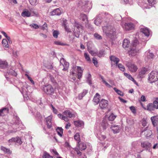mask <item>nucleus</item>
I'll use <instances>...</instances> for the list:
<instances>
[{"mask_svg": "<svg viewBox=\"0 0 158 158\" xmlns=\"http://www.w3.org/2000/svg\"><path fill=\"white\" fill-rule=\"evenodd\" d=\"M92 62L96 67L98 66V62L97 60V59L96 58L94 57L93 59Z\"/></svg>", "mask_w": 158, "mask_h": 158, "instance_id": "603ef678", "label": "nucleus"}, {"mask_svg": "<svg viewBox=\"0 0 158 158\" xmlns=\"http://www.w3.org/2000/svg\"><path fill=\"white\" fill-rule=\"evenodd\" d=\"M121 25L123 28L126 31L133 30L135 27L134 24L131 23H122Z\"/></svg>", "mask_w": 158, "mask_h": 158, "instance_id": "39448f33", "label": "nucleus"}, {"mask_svg": "<svg viewBox=\"0 0 158 158\" xmlns=\"http://www.w3.org/2000/svg\"><path fill=\"white\" fill-rule=\"evenodd\" d=\"M8 142L10 144H11L13 142H15L19 143L20 144L22 143L21 139L19 137H17L15 138H12L11 139L9 140Z\"/></svg>", "mask_w": 158, "mask_h": 158, "instance_id": "1a4fd4ad", "label": "nucleus"}, {"mask_svg": "<svg viewBox=\"0 0 158 158\" xmlns=\"http://www.w3.org/2000/svg\"><path fill=\"white\" fill-rule=\"evenodd\" d=\"M41 28L43 30H46L47 31L48 26L47 24L46 23H45L42 26Z\"/></svg>", "mask_w": 158, "mask_h": 158, "instance_id": "a18cd8bd", "label": "nucleus"}, {"mask_svg": "<svg viewBox=\"0 0 158 158\" xmlns=\"http://www.w3.org/2000/svg\"><path fill=\"white\" fill-rule=\"evenodd\" d=\"M21 15L23 17H29L31 16V13L27 10H24L21 14Z\"/></svg>", "mask_w": 158, "mask_h": 158, "instance_id": "bb28decb", "label": "nucleus"}, {"mask_svg": "<svg viewBox=\"0 0 158 158\" xmlns=\"http://www.w3.org/2000/svg\"><path fill=\"white\" fill-rule=\"evenodd\" d=\"M94 23L97 26H99L100 24L101 21L99 19H97L94 20Z\"/></svg>", "mask_w": 158, "mask_h": 158, "instance_id": "de8ad7c7", "label": "nucleus"}, {"mask_svg": "<svg viewBox=\"0 0 158 158\" xmlns=\"http://www.w3.org/2000/svg\"><path fill=\"white\" fill-rule=\"evenodd\" d=\"M64 27V29H65V30L68 32H71V30H70V29L67 26H66L65 27Z\"/></svg>", "mask_w": 158, "mask_h": 158, "instance_id": "338daca9", "label": "nucleus"}, {"mask_svg": "<svg viewBox=\"0 0 158 158\" xmlns=\"http://www.w3.org/2000/svg\"><path fill=\"white\" fill-rule=\"evenodd\" d=\"M9 109L7 108H4L0 110V116H3L8 113Z\"/></svg>", "mask_w": 158, "mask_h": 158, "instance_id": "4be33fe9", "label": "nucleus"}, {"mask_svg": "<svg viewBox=\"0 0 158 158\" xmlns=\"http://www.w3.org/2000/svg\"><path fill=\"white\" fill-rule=\"evenodd\" d=\"M110 59L111 61H113L115 63L116 65H117L119 61V59L117 57L114 56H111L110 57Z\"/></svg>", "mask_w": 158, "mask_h": 158, "instance_id": "393cba45", "label": "nucleus"}, {"mask_svg": "<svg viewBox=\"0 0 158 158\" xmlns=\"http://www.w3.org/2000/svg\"><path fill=\"white\" fill-rule=\"evenodd\" d=\"M89 52L92 55H94L95 53L94 52L93 50H91L90 49L88 48V49Z\"/></svg>", "mask_w": 158, "mask_h": 158, "instance_id": "052dcab7", "label": "nucleus"}, {"mask_svg": "<svg viewBox=\"0 0 158 158\" xmlns=\"http://www.w3.org/2000/svg\"><path fill=\"white\" fill-rule=\"evenodd\" d=\"M77 146L81 151L85 150L86 148V144L84 143H77Z\"/></svg>", "mask_w": 158, "mask_h": 158, "instance_id": "412c9836", "label": "nucleus"}, {"mask_svg": "<svg viewBox=\"0 0 158 158\" xmlns=\"http://www.w3.org/2000/svg\"><path fill=\"white\" fill-rule=\"evenodd\" d=\"M151 146V144L148 142H143L141 143V146L146 149H148Z\"/></svg>", "mask_w": 158, "mask_h": 158, "instance_id": "2eb2a0df", "label": "nucleus"}, {"mask_svg": "<svg viewBox=\"0 0 158 158\" xmlns=\"http://www.w3.org/2000/svg\"><path fill=\"white\" fill-rule=\"evenodd\" d=\"M148 70V68L147 67H144L141 68L139 71L138 76L140 78L143 77V75Z\"/></svg>", "mask_w": 158, "mask_h": 158, "instance_id": "9d476101", "label": "nucleus"}, {"mask_svg": "<svg viewBox=\"0 0 158 158\" xmlns=\"http://www.w3.org/2000/svg\"><path fill=\"white\" fill-rule=\"evenodd\" d=\"M77 78L78 79H80L82 75L83 70L79 66H77Z\"/></svg>", "mask_w": 158, "mask_h": 158, "instance_id": "6ab92c4d", "label": "nucleus"}, {"mask_svg": "<svg viewBox=\"0 0 158 158\" xmlns=\"http://www.w3.org/2000/svg\"><path fill=\"white\" fill-rule=\"evenodd\" d=\"M140 32L142 33L147 36H148L150 35V30L147 28H142L140 29Z\"/></svg>", "mask_w": 158, "mask_h": 158, "instance_id": "dca6fc26", "label": "nucleus"}, {"mask_svg": "<svg viewBox=\"0 0 158 158\" xmlns=\"http://www.w3.org/2000/svg\"><path fill=\"white\" fill-rule=\"evenodd\" d=\"M70 77L73 80L75 81L76 79V75H73V74H70Z\"/></svg>", "mask_w": 158, "mask_h": 158, "instance_id": "4d7b16f0", "label": "nucleus"}, {"mask_svg": "<svg viewBox=\"0 0 158 158\" xmlns=\"http://www.w3.org/2000/svg\"><path fill=\"white\" fill-rule=\"evenodd\" d=\"M9 2L11 4H16L17 2L16 0H8Z\"/></svg>", "mask_w": 158, "mask_h": 158, "instance_id": "e2e57ef3", "label": "nucleus"}, {"mask_svg": "<svg viewBox=\"0 0 158 158\" xmlns=\"http://www.w3.org/2000/svg\"><path fill=\"white\" fill-rule=\"evenodd\" d=\"M63 114L70 118H74L75 117L76 113L75 112H73L69 110H66L63 112Z\"/></svg>", "mask_w": 158, "mask_h": 158, "instance_id": "6e6552de", "label": "nucleus"}, {"mask_svg": "<svg viewBox=\"0 0 158 158\" xmlns=\"http://www.w3.org/2000/svg\"><path fill=\"white\" fill-rule=\"evenodd\" d=\"M116 116L113 113L111 114L108 118V119L109 121H113L116 118Z\"/></svg>", "mask_w": 158, "mask_h": 158, "instance_id": "4c0bfd02", "label": "nucleus"}, {"mask_svg": "<svg viewBox=\"0 0 158 158\" xmlns=\"http://www.w3.org/2000/svg\"><path fill=\"white\" fill-rule=\"evenodd\" d=\"M7 63L5 61H3L0 60V67L4 69L6 68Z\"/></svg>", "mask_w": 158, "mask_h": 158, "instance_id": "c85d7f7f", "label": "nucleus"}, {"mask_svg": "<svg viewBox=\"0 0 158 158\" xmlns=\"http://www.w3.org/2000/svg\"><path fill=\"white\" fill-rule=\"evenodd\" d=\"M52 152L55 154V155L56 156V157L59 156L58 153L56 150L53 149H52Z\"/></svg>", "mask_w": 158, "mask_h": 158, "instance_id": "bf43d9fd", "label": "nucleus"}, {"mask_svg": "<svg viewBox=\"0 0 158 158\" xmlns=\"http://www.w3.org/2000/svg\"><path fill=\"white\" fill-rule=\"evenodd\" d=\"M44 91L45 93L48 94H52L54 93V89L52 85H48L44 87Z\"/></svg>", "mask_w": 158, "mask_h": 158, "instance_id": "423d86ee", "label": "nucleus"}, {"mask_svg": "<svg viewBox=\"0 0 158 158\" xmlns=\"http://www.w3.org/2000/svg\"><path fill=\"white\" fill-rule=\"evenodd\" d=\"M100 96L98 93H96L95 95L94 96L93 101L96 104H97L100 102Z\"/></svg>", "mask_w": 158, "mask_h": 158, "instance_id": "b1692460", "label": "nucleus"}, {"mask_svg": "<svg viewBox=\"0 0 158 158\" xmlns=\"http://www.w3.org/2000/svg\"><path fill=\"white\" fill-rule=\"evenodd\" d=\"M30 26L35 29H38L39 27V26L38 25L35 23H32L31 24Z\"/></svg>", "mask_w": 158, "mask_h": 158, "instance_id": "3c124183", "label": "nucleus"}, {"mask_svg": "<svg viewBox=\"0 0 158 158\" xmlns=\"http://www.w3.org/2000/svg\"><path fill=\"white\" fill-rule=\"evenodd\" d=\"M94 37L98 40H101L102 39V36L97 33H95L94 35Z\"/></svg>", "mask_w": 158, "mask_h": 158, "instance_id": "49530a36", "label": "nucleus"}, {"mask_svg": "<svg viewBox=\"0 0 158 158\" xmlns=\"http://www.w3.org/2000/svg\"><path fill=\"white\" fill-rule=\"evenodd\" d=\"M1 149L5 153H8L9 154L11 153L12 152L9 149L3 146H1Z\"/></svg>", "mask_w": 158, "mask_h": 158, "instance_id": "2f4dec72", "label": "nucleus"}, {"mask_svg": "<svg viewBox=\"0 0 158 158\" xmlns=\"http://www.w3.org/2000/svg\"><path fill=\"white\" fill-rule=\"evenodd\" d=\"M40 35L41 36H42L44 38H46L47 37V35L43 33H40Z\"/></svg>", "mask_w": 158, "mask_h": 158, "instance_id": "774afa93", "label": "nucleus"}, {"mask_svg": "<svg viewBox=\"0 0 158 158\" xmlns=\"http://www.w3.org/2000/svg\"><path fill=\"white\" fill-rule=\"evenodd\" d=\"M152 104L155 109H158V98H156V100L153 101Z\"/></svg>", "mask_w": 158, "mask_h": 158, "instance_id": "c9c22d12", "label": "nucleus"}, {"mask_svg": "<svg viewBox=\"0 0 158 158\" xmlns=\"http://www.w3.org/2000/svg\"><path fill=\"white\" fill-rule=\"evenodd\" d=\"M103 31L106 33L107 36L111 39H113L115 35V29L112 25H108L104 26L103 28Z\"/></svg>", "mask_w": 158, "mask_h": 158, "instance_id": "f257e3e1", "label": "nucleus"}, {"mask_svg": "<svg viewBox=\"0 0 158 158\" xmlns=\"http://www.w3.org/2000/svg\"><path fill=\"white\" fill-rule=\"evenodd\" d=\"M30 3L33 5H35L37 0H29Z\"/></svg>", "mask_w": 158, "mask_h": 158, "instance_id": "6e6d98bb", "label": "nucleus"}, {"mask_svg": "<svg viewBox=\"0 0 158 158\" xmlns=\"http://www.w3.org/2000/svg\"><path fill=\"white\" fill-rule=\"evenodd\" d=\"M58 117L61 119L64 120L66 122H68L69 121V119L67 116H64L61 114H59L58 115Z\"/></svg>", "mask_w": 158, "mask_h": 158, "instance_id": "473e14b6", "label": "nucleus"}, {"mask_svg": "<svg viewBox=\"0 0 158 158\" xmlns=\"http://www.w3.org/2000/svg\"><path fill=\"white\" fill-rule=\"evenodd\" d=\"M108 126V124L105 121L103 120L102 123V126L103 127V129H106Z\"/></svg>", "mask_w": 158, "mask_h": 158, "instance_id": "58836bf2", "label": "nucleus"}, {"mask_svg": "<svg viewBox=\"0 0 158 158\" xmlns=\"http://www.w3.org/2000/svg\"><path fill=\"white\" fill-rule=\"evenodd\" d=\"M9 73L14 76H16L17 74L13 70L11 69L9 72Z\"/></svg>", "mask_w": 158, "mask_h": 158, "instance_id": "37998d69", "label": "nucleus"}, {"mask_svg": "<svg viewBox=\"0 0 158 158\" xmlns=\"http://www.w3.org/2000/svg\"><path fill=\"white\" fill-rule=\"evenodd\" d=\"M150 83L154 82L158 80V72L156 71H152L149 74L148 78Z\"/></svg>", "mask_w": 158, "mask_h": 158, "instance_id": "f03ea898", "label": "nucleus"}, {"mask_svg": "<svg viewBox=\"0 0 158 158\" xmlns=\"http://www.w3.org/2000/svg\"><path fill=\"white\" fill-rule=\"evenodd\" d=\"M155 109L152 103H148L146 107V110L150 112L154 111Z\"/></svg>", "mask_w": 158, "mask_h": 158, "instance_id": "aec40b11", "label": "nucleus"}, {"mask_svg": "<svg viewBox=\"0 0 158 158\" xmlns=\"http://www.w3.org/2000/svg\"><path fill=\"white\" fill-rule=\"evenodd\" d=\"M66 61L64 58H61L60 60V63L63 66H64V63Z\"/></svg>", "mask_w": 158, "mask_h": 158, "instance_id": "680f3d73", "label": "nucleus"}, {"mask_svg": "<svg viewBox=\"0 0 158 158\" xmlns=\"http://www.w3.org/2000/svg\"><path fill=\"white\" fill-rule=\"evenodd\" d=\"M74 138L77 143H79L81 141L80 135L79 133H76L74 136Z\"/></svg>", "mask_w": 158, "mask_h": 158, "instance_id": "cd10ccee", "label": "nucleus"}, {"mask_svg": "<svg viewBox=\"0 0 158 158\" xmlns=\"http://www.w3.org/2000/svg\"><path fill=\"white\" fill-rule=\"evenodd\" d=\"M130 45V42L129 40L125 39L123 41V48H126L129 47Z\"/></svg>", "mask_w": 158, "mask_h": 158, "instance_id": "a878e982", "label": "nucleus"}, {"mask_svg": "<svg viewBox=\"0 0 158 158\" xmlns=\"http://www.w3.org/2000/svg\"><path fill=\"white\" fill-rule=\"evenodd\" d=\"M58 34L59 32L57 31H54L53 33V36L55 38H57L58 37Z\"/></svg>", "mask_w": 158, "mask_h": 158, "instance_id": "09e8293b", "label": "nucleus"}, {"mask_svg": "<svg viewBox=\"0 0 158 158\" xmlns=\"http://www.w3.org/2000/svg\"><path fill=\"white\" fill-rule=\"evenodd\" d=\"M138 43V41L137 40H135L133 43V47H136L135 46Z\"/></svg>", "mask_w": 158, "mask_h": 158, "instance_id": "13d9d810", "label": "nucleus"}, {"mask_svg": "<svg viewBox=\"0 0 158 158\" xmlns=\"http://www.w3.org/2000/svg\"><path fill=\"white\" fill-rule=\"evenodd\" d=\"M149 4L150 6H152L156 3V1L155 0H148Z\"/></svg>", "mask_w": 158, "mask_h": 158, "instance_id": "79ce46f5", "label": "nucleus"}, {"mask_svg": "<svg viewBox=\"0 0 158 158\" xmlns=\"http://www.w3.org/2000/svg\"><path fill=\"white\" fill-rule=\"evenodd\" d=\"M74 124L75 126L81 127H83L84 125V122L81 120L74 121Z\"/></svg>", "mask_w": 158, "mask_h": 158, "instance_id": "f3484780", "label": "nucleus"}, {"mask_svg": "<svg viewBox=\"0 0 158 158\" xmlns=\"http://www.w3.org/2000/svg\"><path fill=\"white\" fill-rule=\"evenodd\" d=\"M104 83L108 87L110 88L111 87V85H110L109 84H108L107 82H106V81H104Z\"/></svg>", "mask_w": 158, "mask_h": 158, "instance_id": "0e129e2a", "label": "nucleus"}, {"mask_svg": "<svg viewBox=\"0 0 158 158\" xmlns=\"http://www.w3.org/2000/svg\"><path fill=\"white\" fill-rule=\"evenodd\" d=\"M114 89L118 94L121 96H123V93L120 90L116 88H114Z\"/></svg>", "mask_w": 158, "mask_h": 158, "instance_id": "e433bc0d", "label": "nucleus"}, {"mask_svg": "<svg viewBox=\"0 0 158 158\" xmlns=\"http://www.w3.org/2000/svg\"><path fill=\"white\" fill-rule=\"evenodd\" d=\"M118 67L120 70L123 71H124L125 70V67L121 64H118Z\"/></svg>", "mask_w": 158, "mask_h": 158, "instance_id": "c03bdc74", "label": "nucleus"}, {"mask_svg": "<svg viewBox=\"0 0 158 158\" xmlns=\"http://www.w3.org/2000/svg\"><path fill=\"white\" fill-rule=\"evenodd\" d=\"M84 56L85 57V59L89 61H90V58L89 57V55H88L86 53H85L84 54Z\"/></svg>", "mask_w": 158, "mask_h": 158, "instance_id": "864d4df0", "label": "nucleus"}, {"mask_svg": "<svg viewBox=\"0 0 158 158\" xmlns=\"http://www.w3.org/2000/svg\"><path fill=\"white\" fill-rule=\"evenodd\" d=\"M61 12L60 10L57 8L54 10L53 11L50 13L51 15H60V14Z\"/></svg>", "mask_w": 158, "mask_h": 158, "instance_id": "5701e85b", "label": "nucleus"}, {"mask_svg": "<svg viewBox=\"0 0 158 158\" xmlns=\"http://www.w3.org/2000/svg\"><path fill=\"white\" fill-rule=\"evenodd\" d=\"M108 105V101L107 100L102 99L100 102L99 106L101 109L107 108Z\"/></svg>", "mask_w": 158, "mask_h": 158, "instance_id": "0eeeda50", "label": "nucleus"}, {"mask_svg": "<svg viewBox=\"0 0 158 158\" xmlns=\"http://www.w3.org/2000/svg\"><path fill=\"white\" fill-rule=\"evenodd\" d=\"M56 131L57 132L58 134L61 137L63 134V129L60 127H58L56 129Z\"/></svg>", "mask_w": 158, "mask_h": 158, "instance_id": "7c9ffc66", "label": "nucleus"}, {"mask_svg": "<svg viewBox=\"0 0 158 158\" xmlns=\"http://www.w3.org/2000/svg\"><path fill=\"white\" fill-rule=\"evenodd\" d=\"M46 119V124L47 126V128L49 129L52 127V116H49L45 118Z\"/></svg>", "mask_w": 158, "mask_h": 158, "instance_id": "9b49d317", "label": "nucleus"}, {"mask_svg": "<svg viewBox=\"0 0 158 158\" xmlns=\"http://www.w3.org/2000/svg\"><path fill=\"white\" fill-rule=\"evenodd\" d=\"M148 127H147L144 128V129L141 130V133L144 132V134L147 137L150 136L152 134V132L151 130L149 129H148Z\"/></svg>", "mask_w": 158, "mask_h": 158, "instance_id": "f8f14e48", "label": "nucleus"}, {"mask_svg": "<svg viewBox=\"0 0 158 158\" xmlns=\"http://www.w3.org/2000/svg\"><path fill=\"white\" fill-rule=\"evenodd\" d=\"M43 158H53V157L51 156L48 153L45 152H44L43 155Z\"/></svg>", "mask_w": 158, "mask_h": 158, "instance_id": "f704fd0d", "label": "nucleus"}, {"mask_svg": "<svg viewBox=\"0 0 158 158\" xmlns=\"http://www.w3.org/2000/svg\"><path fill=\"white\" fill-rule=\"evenodd\" d=\"M151 119L154 126H157L158 123V116H152L151 117Z\"/></svg>", "mask_w": 158, "mask_h": 158, "instance_id": "4468645a", "label": "nucleus"}, {"mask_svg": "<svg viewBox=\"0 0 158 158\" xmlns=\"http://www.w3.org/2000/svg\"><path fill=\"white\" fill-rule=\"evenodd\" d=\"M139 52L138 49H136V47H132L131 50L128 51V53L129 55L132 56H134L136 55Z\"/></svg>", "mask_w": 158, "mask_h": 158, "instance_id": "ddd939ff", "label": "nucleus"}, {"mask_svg": "<svg viewBox=\"0 0 158 158\" xmlns=\"http://www.w3.org/2000/svg\"><path fill=\"white\" fill-rule=\"evenodd\" d=\"M124 75L128 78L129 80L133 81L136 85H138L137 83L131 76L127 73H124Z\"/></svg>", "mask_w": 158, "mask_h": 158, "instance_id": "c756f323", "label": "nucleus"}, {"mask_svg": "<svg viewBox=\"0 0 158 158\" xmlns=\"http://www.w3.org/2000/svg\"><path fill=\"white\" fill-rule=\"evenodd\" d=\"M126 65L131 72H136L138 69L137 66L135 64L131 62H127Z\"/></svg>", "mask_w": 158, "mask_h": 158, "instance_id": "20e7f679", "label": "nucleus"}, {"mask_svg": "<svg viewBox=\"0 0 158 158\" xmlns=\"http://www.w3.org/2000/svg\"><path fill=\"white\" fill-rule=\"evenodd\" d=\"M69 63L65 61L64 63V68L63 69V70L65 71L67 70L68 68L69 67Z\"/></svg>", "mask_w": 158, "mask_h": 158, "instance_id": "ea45409f", "label": "nucleus"}, {"mask_svg": "<svg viewBox=\"0 0 158 158\" xmlns=\"http://www.w3.org/2000/svg\"><path fill=\"white\" fill-rule=\"evenodd\" d=\"M74 150L77 152V154L79 156H81L82 155V153L78 150L77 148H75Z\"/></svg>", "mask_w": 158, "mask_h": 158, "instance_id": "5fc2aeb1", "label": "nucleus"}, {"mask_svg": "<svg viewBox=\"0 0 158 158\" xmlns=\"http://www.w3.org/2000/svg\"><path fill=\"white\" fill-rule=\"evenodd\" d=\"M110 128L111 129L114 133H117L119 132V127L118 125L111 126Z\"/></svg>", "mask_w": 158, "mask_h": 158, "instance_id": "a211bd4d", "label": "nucleus"}, {"mask_svg": "<svg viewBox=\"0 0 158 158\" xmlns=\"http://www.w3.org/2000/svg\"><path fill=\"white\" fill-rule=\"evenodd\" d=\"M88 3V2L85 0H82L80 2L79 4L81 5V6L83 7L85 5H86Z\"/></svg>", "mask_w": 158, "mask_h": 158, "instance_id": "a19ab883", "label": "nucleus"}, {"mask_svg": "<svg viewBox=\"0 0 158 158\" xmlns=\"http://www.w3.org/2000/svg\"><path fill=\"white\" fill-rule=\"evenodd\" d=\"M70 126L71 124L70 123H69L68 124H67L66 125L65 127V128L66 129H68L70 127Z\"/></svg>", "mask_w": 158, "mask_h": 158, "instance_id": "69168bd1", "label": "nucleus"}, {"mask_svg": "<svg viewBox=\"0 0 158 158\" xmlns=\"http://www.w3.org/2000/svg\"><path fill=\"white\" fill-rule=\"evenodd\" d=\"M130 110L134 114L136 113V110L135 107L134 106H131L130 107Z\"/></svg>", "mask_w": 158, "mask_h": 158, "instance_id": "8fccbe9b", "label": "nucleus"}, {"mask_svg": "<svg viewBox=\"0 0 158 158\" xmlns=\"http://www.w3.org/2000/svg\"><path fill=\"white\" fill-rule=\"evenodd\" d=\"M2 44L4 47L6 48L8 47V43L6 39H3L2 41Z\"/></svg>", "mask_w": 158, "mask_h": 158, "instance_id": "72a5a7b5", "label": "nucleus"}, {"mask_svg": "<svg viewBox=\"0 0 158 158\" xmlns=\"http://www.w3.org/2000/svg\"><path fill=\"white\" fill-rule=\"evenodd\" d=\"M82 31V27L79 24H76L74 26L73 32L75 36L77 38L79 37L80 35L81 31Z\"/></svg>", "mask_w": 158, "mask_h": 158, "instance_id": "7ed1b4c3", "label": "nucleus"}]
</instances>
